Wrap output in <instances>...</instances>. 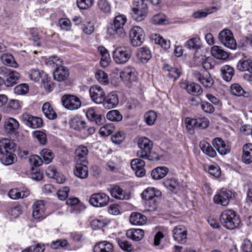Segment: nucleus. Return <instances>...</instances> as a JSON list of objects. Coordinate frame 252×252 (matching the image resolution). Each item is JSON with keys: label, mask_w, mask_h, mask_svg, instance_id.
Returning <instances> with one entry per match:
<instances>
[{"label": "nucleus", "mask_w": 252, "mask_h": 252, "mask_svg": "<svg viewBox=\"0 0 252 252\" xmlns=\"http://www.w3.org/2000/svg\"><path fill=\"white\" fill-rule=\"evenodd\" d=\"M221 224L228 229H234L239 227L240 224L239 217L232 210H225L220 215Z\"/></svg>", "instance_id": "obj_1"}, {"label": "nucleus", "mask_w": 252, "mask_h": 252, "mask_svg": "<svg viewBox=\"0 0 252 252\" xmlns=\"http://www.w3.org/2000/svg\"><path fill=\"white\" fill-rule=\"evenodd\" d=\"M137 145L140 150L137 152V156L142 159L153 160L154 158L152 156L153 142L146 137L139 138Z\"/></svg>", "instance_id": "obj_2"}, {"label": "nucleus", "mask_w": 252, "mask_h": 252, "mask_svg": "<svg viewBox=\"0 0 252 252\" xmlns=\"http://www.w3.org/2000/svg\"><path fill=\"white\" fill-rule=\"evenodd\" d=\"M127 21L126 17L123 14H119L115 17L113 24L107 28V33L110 35H119L124 36L126 32L124 28Z\"/></svg>", "instance_id": "obj_3"}, {"label": "nucleus", "mask_w": 252, "mask_h": 252, "mask_svg": "<svg viewBox=\"0 0 252 252\" xmlns=\"http://www.w3.org/2000/svg\"><path fill=\"white\" fill-rule=\"evenodd\" d=\"M114 61L118 64H123L127 63L131 56L130 48L126 46L117 47L113 51Z\"/></svg>", "instance_id": "obj_4"}, {"label": "nucleus", "mask_w": 252, "mask_h": 252, "mask_svg": "<svg viewBox=\"0 0 252 252\" xmlns=\"http://www.w3.org/2000/svg\"><path fill=\"white\" fill-rule=\"evenodd\" d=\"M132 9L133 18L137 21H141L146 16L147 5L144 0H133Z\"/></svg>", "instance_id": "obj_5"}, {"label": "nucleus", "mask_w": 252, "mask_h": 252, "mask_svg": "<svg viewBox=\"0 0 252 252\" xmlns=\"http://www.w3.org/2000/svg\"><path fill=\"white\" fill-rule=\"evenodd\" d=\"M120 77L127 86L130 87L137 81L138 72L135 68L127 66L120 72Z\"/></svg>", "instance_id": "obj_6"}, {"label": "nucleus", "mask_w": 252, "mask_h": 252, "mask_svg": "<svg viewBox=\"0 0 252 252\" xmlns=\"http://www.w3.org/2000/svg\"><path fill=\"white\" fill-rule=\"evenodd\" d=\"M0 74L4 77V85L7 87L14 85L20 77L18 72L4 66L0 67Z\"/></svg>", "instance_id": "obj_7"}, {"label": "nucleus", "mask_w": 252, "mask_h": 252, "mask_svg": "<svg viewBox=\"0 0 252 252\" xmlns=\"http://www.w3.org/2000/svg\"><path fill=\"white\" fill-rule=\"evenodd\" d=\"M218 38L221 44L230 49H235L237 43L231 31L228 29L222 30L219 34Z\"/></svg>", "instance_id": "obj_8"}, {"label": "nucleus", "mask_w": 252, "mask_h": 252, "mask_svg": "<svg viewBox=\"0 0 252 252\" xmlns=\"http://www.w3.org/2000/svg\"><path fill=\"white\" fill-rule=\"evenodd\" d=\"M109 197L102 192L95 193L90 197L89 202L94 207H103L106 206L109 202Z\"/></svg>", "instance_id": "obj_9"}, {"label": "nucleus", "mask_w": 252, "mask_h": 252, "mask_svg": "<svg viewBox=\"0 0 252 252\" xmlns=\"http://www.w3.org/2000/svg\"><path fill=\"white\" fill-rule=\"evenodd\" d=\"M63 106L67 109L74 110L80 107L81 101L77 96L71 95H64L62 98Z\"/></svg>", "instance_id": "obj_10"}, {"label": "nucleus", "mask_w": 252, "mask_h": 252, "mask_svg": "<svg viewBox=\"0 0 252 252\" xmlns=\"http://www.w3.org/2000/svg\"><path fill=\"white\" fill-rule=\"evenodd\" d=\"M234 197L233 193L229 190H221L214 197V201L216 204L223 206H227L230 200Z\"/></svg>", "instance_id": "obj_11"}, {"label": "nucleus", "mask_w": 252, "mask_h": 252, "mask_svg": "<svg viewBox=\"0 0 252 252\" xmlns=\"http://www.w3.org/2000/svg\"><path fill=\"white\" fill-rule=\"evenodd\" d=\"M129 37L133 46H140L144 38V32L140 27L134 26L129 32Z\"/></svg>", "instance_id": "obj_12"}, {"label": "nucleus", "mask_w": 252, "mask_h": 252, "mask_svg": "<svg viewBox=\"0 0 252 252\" xmlns=\"http://www.w3.org/2000/svg\"><path fill=\"white\" fill-rule=\"evenodd\" d=\"M89 93L92 100L96 104H102L104 101L105 93L100 86L94 85L91 87Z\"/></svg>", "instance_id": "obj_13"}, {"label": "nucleus", "mask_w": 252, "mask_h": 252, "mask_svg": "<svg viewBox=\"0 0 252 252\" xmlns=\"http://www.w3.org/2000/svg\"><path fill=\"white\" fill-rule=\"evenodd\" d=\"M21 119L26 125L32 128H39L43 125V121L40 118L32 116L27 113L23 114Z\"/></svg>", "instance_id": "obj_14"}, {"label": "nucleus", "mask_w": 252, "mask_h": 252, "mask_svg": "<svg viewBox=\"0 0 252 252\" xmlns=\"http://www.w3.org/2000/svg\"><path fill=\"white\" fill-rule=\"evenodd\" d=\"M32 210V217L38 221L43 220L47 215L45 212L44 204L42 200L36 201L33 204Z\"/></svg>", "instance_id": "obj_15"}, {"label": "nucleus", "mask_w": 252, "mask_h": 252, "mask_svg": "<svg viewBox=\"0 0 252 252\" xmlns=\"http://www.w3.org/2000/svg\"><path fill=\"white\" fill-rule=\"evenodd\" d=\"M174 239L179 243L184 244L187 238V229L182 225L176 226L172 230Z\"/></svg>", "instance_id": "obj_16"}, {"label": "nucleus", "mask_w": 252, "mask_h": 252, "mask_svg": "<svg viewBox=\"0 0 252 252\" xmlns=\"http://www.w3.org/2000/svg\"><path fill=\"white\" fill-rule=\"evenodd\" d=\"M212 144L221 155H226L230 152L231 148L230 146L220 138H214L212 141Z\"/></svg>", "instance_id": "obj_17"}, {"label": "nucleus", "mask_w": 252, "mask_h": 252, "mask_svg": "<svg viewBox=\"0 0 252 252\" xmlns=\"http://www.w3.org/2000/svg\"><path fill=\"white\" fill-rule=\"evenodd\" d=\"M180 86L182 88L186 89L188 93L193 95H199L203 92L200 86L194 82L183 81L181 83Z\"/></svg>", "instance_id": "obj_18"}, {"label": "nucleus", "mask_w": 252, "mask_h": 252, "mask_svg": "<svg viewBox=\"0 0 252 252\" xmlns=\"http://www.w3.org/2000/svg\"><path fill=\"white\" fill-rule=\"evenodd\" d=\"M76 165L74 170V174L80 179H86L88 176V161L84 162H76Z\"/></svg>", "instance_id": "obj_19"}, {"label": "nucleus", "mask_w": 252, "mask_h": 252, "mask_svg": "<svg viewBox=\"0 0 252 252\" xmlns=\"http://www.w3.org/2000/svg\"><path fill=\"white\" fill-rule=\"evenodd\" d=\"M19 127V122L13 118L6 119L4 123V128L8 134H15Z\"/></svg>", "instance_id": "obj_20"}, {"label": "nucleus", "mask_w": 252, "mask_h": 252, "mask_svg": "<svg viewBox=\"0 0 252 252\" xmlns=\"http://www.w3.org/2000/svg\"><path fill=\"white\" fill-rule=\"evenodd\" d=\"M145 165L144 161L140 158H135L131 161V167L137 177H143L145 174Z\"/></svg>", "instance_id": "obj_21"}, {"label": "nucleus", "mask_w": 252, "mask_h": 252, "mask_svg": "<svg viewBox=\"0 0 252 252\" xmlns=\"http://www.w3.org/2000/svg\"><path fill=\"white\" fill-rule=\"evenodd\" d=\"M69 75L68 69L62 65L56 67L53 72V77L55 80L58 81L65 80Z\"/></svg>", "instance_id": "obj_22"}, {"label": "nucleus", "mask_w": 252, "mask_h": 252, "mask_svg": "<svg viewBox=\"0 0 252 252\" xmlns=\"http://www.w3.org/2000/svg\"><path fill=\"white\" fill-rule=\"evenodd\" d=\"M110 193L111 196L119 200H128L130 198V194L125 192L118 186H114L110 189Z\"/></svg>", "instance_id": "obj_23"}, {"label": "nucleus", "mask_w": 252, "mask_h": 252, "mask_svg": "<svg viewBox=\"0 0 252 252\" xmlns=\"http://www.w3.org/2000/svg\"><path fill=\"white\" fill-rule=\"evenodd\" d=\"M196 79L206 88L211 87L214 84V79L207 71H204L202 74H197Z\"/></svg>", "instance_id": "obj_24"}, {"label": "nucleus", "mask_w": 252, "mask_h": 252, "mask_svg": "<svg viewBox=\"0 0 252 252\" xmlns=\"http://www.w3.org/2000/svg\"><path fill=\"white\" fill-rule=\"evenodd\" d=\"M119 103L117 94L111 93L105 96V100L103 104L104 108L109 109L115 107Z\"/></svg>", "instance_id": "obj_25"}, {"label": "nucleus", "mask_w": 252, "mask_h": 252, "mask_svg": "<svg viewBox=\"0 0 252 252\" xmlns=\"http://www.w3.org/2000/svg\"><path fill=\"white\" fill-rule=\"evenodd\" d=\"M160 195V191L154 188H148L143 190L141 193L142 198L145 200L158 198Z\"/></svg>", "instance_id": "obj_26"}, {"label": "nucleus", "mask_w": 252, "mask_h": 252, "mask_svg": "<svg viewBox=\"0 0 252 252\" xmlns=\"http://www.w3.org/2000/svg\"><path fill=\"white\" fill-rule=\"evenodd\" d=\"M30 194L29 190L25 189L22 190H20L17 189H11L8 192V196L12 199H18L20 198H23L27 197Z\"/></svg>", "instance_id": "obj_27"}, {"label": "nucleus", "mask_w": 252, "mask_h": 252, "mask_svg": "<svg viewBox=\"0 0 252 252\" xmlns=\"http://www.w3.org/2000/svg\"><path fill=\"white\" fill-rule=\"evenodd\" d=\"M113 251V244L106 241L97 243L94 248V252H112Z\"/></svg>", "instance_id": "obj_28"}, {"label": "nucleus", "mask_w": 252, "mask_h": 252, "mask_svg": "<svg viewBox=\"0 0 252 252\" xmlns=\"http://www.w3.org/2000/svg\"><path fill=\"white\" fill-rule=\"evenodd\" d=\"M88 154V149L87 147L81 145L77 147L75 151L76 162H84L87 161V157Z\"/></svg>", "instance_id": "obj_29"}, {"label": "nucleus", "mask_w": 252, "mask_h": 252, "mask_svg": "<svg viewBox=\"0 0 252 252\" xmlns=\"http://www.w3.org/2000/svg\"><path fill=\"white\" fill-rule=\"evenodd\" d=\"M147 221V218L144 215L138 212L131 213L130 218V222L135 225H142L144 224Z\"/></svg>", "instance_id": "obj_30"}, {"label": "nucleus", "mask_w": 252, "mask_h": 252, "mask_svg": "<svg viewBox=\"0 0 252 252\" xmlns=\"http://www.w3.org/2000/svg\"><path fill=\"white\" fill-rule=\"evenodd\" d=\"M242 161L246 163L250 164L252 162V144L247 143L244 145L243 148Z\"/></svg>", "instance_id": "obj_31"}, {"label": "nucleus", "mask_w": 252, "mask_h": 252, "mask_svg": "<svg viewBox=\"0 0 252 252\" xmlns=\"http://www.w3.org/2000/svg\"><path fill=\"white\" fill-rule=\"evenodd\" d=\"M212 55L219 60H225L229 57V54L225 51L221 47L214 46L211 50Z\"/></svg>", "instance_id": "obj_32"}, {"label": "nucleus", "mask_w": 252, "mask_h": 252, "mask_svg": "<svg viewBox=\"0 0 252 252\" xmlns=\"http://www.w3.org/2000/svg\"><path fill=\"white\" fill-rule=\"evenodd\" d=\"M136 56L138 59L143 63H146L152 58L151 51L147 47H141L139 49Z\"/></svg>", "instance_id": "obj_33"}, {"label": "nucleus", "mask_w": 252, "mask_h": 252, "mask_svg": "<svg viewBox=\"0 0 252 252\" xmlns=\"http://www.w3.org/2000/svg\"><path fill=\"white\" fill-rule=\"evenodd\" d=\"M222 78L226 82H229L234 74V70L229 65H224L220 68Z\"/></svg>", "instance_id": "obj_34"}, {"label": "nucleus", "mask_w": 252, "mask_h": 252, "mask_svg": "<svg viewBox=\"0 0 252 252\" xmlns=\"http://www.w3.org/2000/svg\"><path fill=\"white\" fill-rule=\"evenodd\" d=\"M126 235L127 238L138 241L143 238L144 232L141 229H130L126 231Z\"/></svg>", "instance_id": "obj_35"}, {"label": "nucleus", "mask_w": 252, "mask_h": 252, "mask_svg": "<svg viewBox=\"0 0 252 252\" xmlns=\"http://www.w3.org/2000/svg\"><path fill=\"white\" fill-rule=\"evenodd\" d=\"M42 110L45 117L49 120H54L57 117V115L53 107L48 102L43 105Z\"/></svg>", "instance_id": "obj_36"}, {"label": "nucleus", "mask_w": 252, "mask_h": 252, "mask_svg": "<svg viewBox=\"0 0 252 252\" xmlns=\"http://www.w3.org/2000/svg\"><path fill=\"white\" fill-rule=\"evenodd\" d=\"M199 146L202 151L209 157L214 158L217 156L216 151L208 142L202 141L200 142Z\"/></svg>", "instance_id": "obj_37"}, {"label": "nucleus", "mask_w": 252, "mask_h": 252, "mask_svg": "<svg viewBox=\"0 0 252 252\" xmlns=\"http://www.w3.org/2000/svg\"><path fill=\"white\" fill-rule=\"evenodd\" d=\"M168 172V169L166 167H158L152 170L151 176L154 179L159 180L164 177Z\"/></svg>", "instance_id": "obj_38"}, {"label": "nucleus", "mask_w": 252, "mask_h": 252, "mask_svg": "<svg viewBox=\"0 0 252 252\" xmlns=\"http://www.w3.org/2000/svg\"><path fill=\"white\" fill-rule=\"evenodd\" d=\"M98 51L101 55L100 64L103 67L108 65L110 61V55L107 50L103 46L98 48Z\"/></svg>", "instance_id": "obj_39"}, {"label": "nucleus", "mask_w": 252, "mask_h": 252, "mask_svg": "<svg viewBox=\"0 0 252 252\" xmlns=\"http://www.w3.org/2000/svg\"><path fill=\"white\" fill-rule=\"evenodd\" d=\"M86 115L91 121L94 122L97 125L102 124L101 116L97 114L93 108H90L86 112Z\"/></svg>", "instance_id": "obj_40"}, {"label": "nucleus", "mask_w": 252, "mask_h": 252, "mask_svg": "<svg viewBox=\"0 0 252 252\" xmlns=\"http://www.w3.org/2000/svg\"><path fill=\"white\" fill-rule=\"evenodd\" d=\"M14 148V143L8 139H3L0 141V153L4 154L5 153H11Z\"/></svg>", "instance_id": "obj_41"}, {"label": "nucleus", "mask_w": 252, "mask_h": 252, "mask_svg": "<svg viewBox=\"0 0 252 252\" xmlns=\"http://www.w3.org/2000/svg\"><path fill=\"white\" fill-rule=\"evenodd\" d=\"M69 124L71 128L78 130L84 128L86 124V122L81 118L79 117L73 118Z\"/></svg>", "instance_id": "obj_42"}, {"label": "nucleus", "mask_w": 252, "mask_h": 252, "mask_svg": "<svg viewBox=\"0 0 252 252\" xmlns=\"http://www.w3.org/2000/svg\"><path fill=\"white\" fill-rule=\"evenodd\" d=\"M237 68L241 71H248L252 73V60H240L237 63Z\"/></svg>", "instance_id": "obj_43"}, {"label": "nucleus", "mask_w": 252, "mask_h": 252, "mask_svg": "<svg viewBox=\"0 0 252 252\" xmlns=\"http://www.w3.org/2000/svg\"><path fill=\"white\" fill-rule=\"evenodd\" d=\"M27 74L30 79L35 82L38 81L41 78L45 79L46 77V74L35 68L30 70Z\"/></svg>", "instance_id": "obj_44"}, {"label": "nucleus", "mask_w": 252, "mask_h": 252, "mask_svg": "<svg viewBox=\"0 0 252 252\" xmlns=\"http://www.w3.org/2000/svg\"><path fill=\"white\" fill-rule=\"evenodd\" d=\"M1 60L5 65L15 68L18 67V63L15 61L13 57L11 54H3L1 56Z\"/></svg>", "instance_id": "obj_45"}, {"label": "nucleus", "mask_w": 252, "mask_h": 252, "mask_svg": "<svg viewBox=\"0 0 252 252\" xmlns=\"http://www.w3.org/2000/svg\"><path fill=\"white\" fill-rule=\"evenodd\" d=\"M97 7L101 12L104 13H108L111 11V4L108 0H98Z\"/></svg>", "instance_id": "obj_46"}, {"label": "nucleus", "mask_w": 252, "mask_h": 252, "mask_svg": "<svg viewBox=\"0 0 252 252\" xmlns=\"http://www.w3.org/2000/svg\"><path fill=\"white\" fill-rule=\"evenodd\" d=\"M106 118L112 122H120L123 119V116L117 110L109 111L106 114Z\"/></svg>", "instance_id": "obj_47"}, {"label": "nucleus", "mask_w": 252, "mask_h": 252, "mask_svg": "<svg viewBox=\"0 0 252 252\" xmlns=\"http://www.w3.org/2000/svg\"><path fill=\"white\" fill-rule=\"evenodd\" d=\"M153 38L154 39L155 43L161 46V47L165 50H167L170 47V42L169 40H166L163 38L159 35L155 34Z\"/></svg>", "instance_id": "obj_48"}, {"label": "nucleus", "mask_w": 252, "mask_h": 252, "mask_svg": "<svg viewBox=\"0 0 252 252\" xmlns=\"http://www.w3.org/2000/svg\"><path fill=\"white\" fill-rule=\"evenodd\" d=\"M185 46L189 49H199L200 47V39L198 37L191 38L185 43Z\"/></svg>", "instance_id": "obj_49"}, {"label": "nucleus", "mask_w": 252, "mask_h": 252, "mask_svg": "<svg viewBox=\"0 0 252 252\" xmlns=\"http://www.w3.org/2000/svg\"><path fill=\"white\" fill-rule=\"evenodd\" d=\"M3 156L1 158V163L5 165H9L14 162L16 158V156L11 153H5L2 154Z\"/></svg>", "instance_id": "obj_50"}, {"label": "nucleus", "mask_w": 252, "mask_h": 252, "mask_svg": "<svg viewBox=\"0 0 252 252\" xmlns=\"http://www.w3.org/2000/svg\"><path fill=\"white\" fill-rule=\"evenodd\" d=\"M157 118V115L154 111H149L144 115V120L146 124L149 126L154 124Z\"/></svg>", "instance_id": "obj_51"}, {"label": "nucleus", "mask_w": 252, "mask_h": 252, "mask_svg": "<svg viewBox=\"0 0 252 252\" xmlns=\"http://www.w3.org/2000/svg\"><path fill=\"white\" fill-rule=\"evenodd\" d=\"M32 135L40 144L44 145L46 144L47 135L44 132L40 130H35L33 132Z\"/></svg>", "instance_id": "obj_52"}, {"label": "nucleus", "mask_w": 252, "mask_h": 252, "mask_svg": "<svg viewBox=\"0 0 252 252\" xmlns=\"http://www.w3.org/2000/svg\"><path fill=\"white\" fill-rule=\"evenodd\" d=\"M195 124L196 128L204 129L208 127L209 121L204 117H198L195 118Z\"/></svg>", "instance_id": "obj_53"}, {"label": "nucleus", "mask_w": 252, "mask_h": 252, "mask_svg": "<svg viewBox=\"0 0 252 252\" xmlns=\"http://www.w3.org/2000/svg\"><path fill=\"white\" fill-rule=\"evenodd\" d=\"M109 221L102 218L94 220L91 222V225L94 229L101 228L108 224Z\"/></svg>", "instance_id": "obj_54"}, {"label": "nucleus", "mask_w": 252, "mask_h": 252, "mask_svg": "<svg viewBox=\"0 0 252 252\" xmlns=\"http://www.w3.org/2000/svg\"><path fill=\"white\" fill-rule=\"evenodd\" d=\"M40 156L46 164L50 163L53 158L52 152L50 150L47 149H43L40 152Z\"/></svg>", "instance_id": "obj_55"}, {"label": "nucleus", "mask_w": 252, "mask_h": 252, "mask_svg": "<svg viewBox=\"0 0 252 252\" xmlns=\"http://www.w3.org/2000/svg\"><path fill=\"white\" fill-rule=\"evenodd\" d=\"M159 198H154L145 200V207L148 211H154L158 206V200Z\"/></svg>", "instance_id": "obj_56"}, {"label": "nucleus", "mask_w": 252, "mask_h": 252, "mask_svg": "<svg viewBox=\"0 0 252 252\" xmlns=\"http://www.w3.org/2000/svg\"><path fill=\"white\" fill-rule=\"evenodd\" d=\"M114 129L115 127L113 124H107L100 127L99 133L102 136H107L110 135L114 131Z\"/></svg>", "instance_id": "obj_57"}, {"label": "nucleus", "mask_w": 252, "mask_h": 252, "mask_svg": "<svg viewBox=\"0 0 252 252\" xmlns=\"http://www.w3.org/2000/svg\"><path fill=\"white\" fill-rule=\"evenodd\" d=\"M164 69L168 71V75L174 80H176L179 77L181 74V71L179 69L173 67H169L168 65L165 66Z\"/></svg>", "instance_id": "obj_58"}, {"label": "nucleus", "mask_w": 252, "mask_h": 252, "mask_svg": "<svg viewBox=\"0 0 252 252\" xmlns=\"http://www.w3.org/2000/svg\"><path fill=\"white\" fill-rule=\"evenodd\" d=\"M63 60L57 56H51L47 59L46 63L50 66L58 67L62 64Z\"/></svg>", "instance_id": "obj_59"}, {"label": "nucleus", "mask_w": 252, "mask_h": 252, "mask_svg": "<svg viewBox=\"0 0 252 252\" xmlns=\"http://www.w3.org/2000/svg\"><path fill=\"white\" fill-rule=\"evenodd\" d=\"M94 29V24L90 21L84 22L81 27L82 32L86 34L92 33Z\"/></svg>", "instance_id": "obj_60"}, {"label": "nucleus", "mask_w": 252, "mask_h": 252, "mask_svg": "<svg viewBox=\"0 0 252 252\" xmlns=\"http://www.w3.org/2000/svg\"><path fill=\"white\" fill-rule=\"evenodd\" d=\"M95 77L100 83L107 84L109 82L107 74L102 70H98L95 73Z\"/></svg>", "instance_id": "obj_61"}, {"label": "nucleus", "mask_w": 252, "mask_h": 252, "mask_svg": "<svg viewBox=\"0 0 252 252\" xmlns=\"http://www.w3.org/2000/svg\"><path fill=\"white\" fill-rule=\"evenodd\" d=\"M164 184L167 188L171 190H176L179 187V183L175 179H167L164 182Z\"/></svg>", "instance_id": "obj_62"}, {"label": "nucleus", "mask_w": 252, "mask_h": 252, "mask_svg": "<svg viewBox=\"0 0 252 252\" xmlns=\"http://www.w3.org/2000/svg\"><path fill=\"white\" fill-rule=\"evenodd\" d=\"M29 91V86L26 84H21L16 86L14 89L15 94L18 95H24Z\"/></svg>", "instance_id": "obj_63"}, {"label": "nucleus", "mask_w": 252, "mask_h": 252, "mask_svg": "<svg viewBox=\"0 0 252 252\" xmlns=\"http://www.w3.org/2000/svg\"><path fill=\"white\" fill-rule=\"evenodd\" d=\"M208 172L211 175L214 176L215 178H219L221 175L220 168L216 164L210 165L209 166Z\"/></svg>", "instance_id": "obj_64"}]
</instances>
